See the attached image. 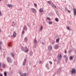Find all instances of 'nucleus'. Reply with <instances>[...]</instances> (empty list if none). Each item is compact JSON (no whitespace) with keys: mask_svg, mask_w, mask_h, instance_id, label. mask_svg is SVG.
<instances>
[{"mask_svg":"<svg viewBox=\"0 0 76 76\" xmlns=\"http://www.w3.org/2000/svg\"><path fill=\"white\" fill-rule=\"evenodd\" d=\"M55 20L56 21V22H58V18H56L55 19Z\"/></svg>","mask_w":76,"mask_h":76,"instance_id":"18","label":"nucleus"},{"mask_svg":"<svg viewBox=\"0 0 76 76\" xmlns=\"http://www.w3.org/2000/svg\"><path fill=\"white\" fill-rule=\"evenodd\" d=\"M26 60V59H25V61Z\"/></svg>","mask_w":76,"mask_h":76,"instance_id":"41","label":"nucleus"},{"mask_svg":"<svg viewBox=\"0 0 76 76\" xmlns=\"http://www.w3.org/2000/svg\"><path fill=\"white\" fill-rule=\"evenodd\" d=\"M7 60L8 61V62H11V60L9 58H7Z\"/></svg>","mask_w":76,"mask_h":76,"instance_id":"5","label":"nucleus"},{"mask_svg":"<svg viewBox=\"0 0 76 76\" xmlns=\"http://www.w3.org/2000/svg\"><path fill=\"white\" fill-rule=\"evenodd\" d=\"M58 58L59 59H61V54H59L58 56Z\"/></svg>","mask_w":76,"mask_h":76,"instance_id":"2","label":"nucleus"},{"mask_svg":"<svg viewBox=\"0 0 76 76\" xmlns=\"http://www.w3.org/2000/svg\"><path fill=\"white\" fill-rule=\"evenodd\" d=\"M39 63H41V61H40Z\"/></svg>","mask_w":76,"mask_h":76,"instance_id":"37","label":"nucleus"},{"mask_svg":"<svg viewBox=\"0 0 76 76\" xmlns=\"http://www.w3.org/2000/svg\"><path fill=\"white\" fill-rule=\"evenodd\" d=\"M73 10L74 11V15H76V9L74 8L73 9Z\"/></svg>","mask_w":76,"mask_h":76,"instance_id":"4","label":"nucleus"},{"mask_svg":"<svg viewBox=\"0 0 76 76\" xmlns=\"http://www.w3.org/2000/svg\"><path fill=\"white\" fill-rule=\"evenodd\" d=\"M16 36V33L15 32H14L13 34V36L14 37H15Z\"/></svg>","mask_w":76,"mask_h":76,"instance_id":"6","label":"nucleus"},{"mask_svg":"<svg viewBox=\"0 0 76 76\" xmlns=\"http://www.w3.org/2000/svg\"><path fill=\"white\" fill-rule=\"evenodd\" d=\"M67 53V52H66V50H65V53Z\"/></svg>","mask_w":76,"mask_h":76,"instance_id":"30","label":"nucleus"},{"mask_svg":"<svg viewBox=\"0 0 76 76\" xmlns=\"http://www.w3.org/2000/svg\"><path fill=\"white\" fill-rule=\"evenodd\" d=\"M39 11L40 12H43V10L42 9H40L39 10Z\"/></svg>","mask_w":76,"mask_h":76,"instance_id":"7","label":"nucleus"},{"mask_svg":"<svg viewBox=\"0 0 76 76\" xmlns=\"http://www.w3.org/2000/svg\"><path fill=\"white\" fill-rule=\"evenodd\" d=\"M8 6L9 7H12V5H8Z\"/></svg>","mask_w":76,"mask_h":76,"instance_id":"20","label":"nucleus"},{"mask_svg":"<svg viewBox=\"0 0 76 76\" xmlns=\"http://www.w3.org/2000/svg\"><path fill=\"white\" fill-rule=\"evenodd\" d=\"M76 70L75 69H72V70L71 71V72L72 74H73L74 73H76Z\"/></svg>","mask_w":76,"mask_h":76,"instance_id":"1","label":"nucleus"},{"mask_svg":"<svg viewBox=\"0 0 76 76\" xmlns=\"http://www.w3.org/2000/svg\"><path fill=\"white\" fill-rule=\"evenodd\" d=\"M23 64L24 65H25V62H24V63H23Z\"/></svg>","mask_w":76,"mask_h":76,"instance_id":"31","label":"nucleus"},{"mask_svg":"<svg viewBox=\"0 0 76 76\" xmlns=\"http://www.w3.org/2000/svg\"><path fill=\"white\" fill-rule=\"evenodd\" d=\"M1 64L0 63V67H1Z\"/></svg>","mask_w":76,"mask_h":76,"instance_id":"33","label":"nucleus"},{"mask_svg":"<svg viewBox=\"0 0 76 76\" xmlns=\"http://www.w3.org/2000/svg\"><path fill=\"white\" fill-rule=\"evenodd\" d=\"M68 12H69V13L70 12V11H69V10H68Z\"/></svg>","mask_w":76,"mask_h":76,"instance_id":"36","label":"nucleus"},{"mask_svg":"<svg viewBox=\"0 0 76 76\" xmlns=\"http://www.w3.org/2000/svg\"><path fill=\"white\" fill-rule=\"evenodd\" d=\"M52 22L51 21H50V22H49V24H52Z\"/></svg>","mask_w":76,"mask_h":76,"instance_id":"22","label":"nucleus"},{"mask_svg":"<svg viewBox=\"0 0 76 76\" xmlns=\"http://www.w3.org/2000/svg\"><path fill=\"white\" fill-rule=\"evenodd\" d=\"M4 74L5 76H6V75H7V72H5L4 73Z\"/></svg>","mask_w":76,"mask_h":76,"instance_id":"11","label":"nucleus"},{"mask_svg":"<svg viewBox=\"0 0 76 76\" xmlns=\"http://www.w3.org/2000/svg\"><path fill=\"white\" fill-rule=\"evenodd\" d=\"M50 64H52V62H50Z\"/></svg>","mask_w":76,"mask_h":76,"instance_id":"32","label":"nucleus"},{"mask_svg":"<svg viewBox=\"0 0 76 76\" xmlns=\"http://www.w3.org/2000/svg\"><path fill=\"white\" fill-rule=\"evenodd\" d=\"M22 33L23 34H24V31H23Z\"/></svg>","mask_w":76,"mask_h":76,"instance_id":"28","label":"nucleus"},{"mask_svg":"<svg viewBox=\"0 0 76 76\" xmlns=\"http://www.w3.org/2000/svg\"><path fill=\"white\" fill-rule=\"evenodd\" d=\"M12 56H13V54H12Z\"/></svg>","mask_w":76,"mask_h":76,"instance_id":"39","label":"nucleus"},{"mask_svg":"<svg viewBox=\"0 0 76 76\" xmlns=\"http://www.w3.org/2000/svg\"><path fill=\"white\" fill-rule=\"evenodd\" d=\"M25 41H27L28 40V39L26 37V38H25Z\"/></svg>","mask_w":76,"mask_h":76,"instance_id":"23","label":"nucleus"},{"mask_svg":"<svg viewBox=\"0 0 76 76\" xmlns=\"http://www.w3.org/2000/svg\"><path fill=\"white\" fill-rule=\"evenodd\" d=\"M1 12H0V15H1Z\"/></svg>","mask_w":76,"mask_h":76,"instance_id":"35","label":"nucleus"},{"mask_svg":"<svg viewBox=\"0 0 76 76\" xmlns=\"http://www.w3.org/2000/svg\"><path fill=\"white\" fill-rule=\"evenodd\" d=\"M52 6H53V7H54H54H55V8H56V6H54V4H53V3L52 4Z\"/></svg>","mask_w":76,"mask_h":76,"instance_id":"12","label":"nucleus"},{"mask_svg":"<svg viewBox=\"0 0 76 76\" xmlns=\"http://www.w3.org/2000/svg\"><path fill=\"white\" fill-rule=\"evenodd\" d=\"M42 26H41V28H40V30L41 31H42Z\"/></svg>","mask_w":76,"mask_h":76,"instance_id":"24","label":"nucleus"},{"mask_svg":"<svg viewBox=\"0 0 76 76\" xmlns=\"http://www.w3.org/2000/svg\"><path fill=\"white\" fill-rule=\"evenodd\" d=\"M24 30H26H26H27V27H24Z\"/></svg>","mask_w":76,"mask_h":76,"instance_id":"9","label":"nucleus"},{"mask_svg":"<svg viewBox=\"0 0 76 76\" xmlns=\"http://www.w3.org/2000/svg\"><path fill=\"white\" fill-rule=\"evenodd\" d=\"M59 41V39H56V42H58Z\"/></svg>","mask_w":76,"mask_h":76,"instance_id":"14","label":"nucleus"},{"mask_svg":"<svg viewBox=\"0 0 76 76\" xmlns=\"http://www.w3.org/2000/svg\"><path fill=\"white\" fill-rule=\"evenodd\" d=\"M34 6H37V4H34Z\"/></svg>","mask_w":76,"mask_h":76,"instance_id":"34","label":"nucleus"},{"mask_svg":"<svg viewBox=\"0 0 76 76\" xmlns=\"http://www.w3.org/2000/svg\"><path fill=\"white\" fill-rule=\"evenodd\" d=\"M64 57L65 58L66 57V56H64Z\"/></svg>","mask_w":76,"mask_h":76,"instance_id":"38","label":"nucleus"},{"mask_svg":"<svg viewBox=\"0 0 76 76\" xmlns=\"http://www.w3.org/2000/svg\"><path fill=\"white\" fill-rule=\"evenodd\" d=\"M1 0H0V1H1Z\"/></svg>","mask_w":76,"mask_h":76,"instance_id":"42","label":"nucleus"},{"mask_svg":"<svg viewBox=\"0 0 76 76\" xmlns=\"http://www.w3.org/2000/svg\"><path fill=\"white\" fill-rule=\"evenodd\" d=\"M55 49H57V48H58V45H56L55 47Z\"/></svg>","mask_w":76,"mask_h":76,"instance_id":"13","label":"nucleus"},{"mask_svg":"<svg viewBox=\"0 0 76 76\" xmlns=\"http://www.w3.org/2000/svg\"><path fill=\"white\" fill-rule=\"evenodd\" d=\"M66 28L67 29H68V30H70V28H69V27H67Z\"/></svg>","mask_w":76,"mask_h":76,"instance_id":"25","label":"nucleus"},{"mask_svg":"<svg viewBox=\"0 0 76 76\" xmlns=\"http://www.w3.org/2000/svg\"><path fill=\"white\" fill-rule=\"evenodd\" d=\"M28 49H26V50H25V52H28Z\"/></svg>","mask_w":76,"mask_h":76,"instance_id":"19","label":"nucleus"},{"mask_svg":"<svg viewBox=\"0 0 76 76\" xmlns=\"http://www.w3.org/2000/svg\"><path fill=\"white\" fill-rule=\"evenodd\" d=\"M26 73H24L21 75V76H26Z\"/></svg>","mask_w":76,"mask_h":76,"instance_id":"8","label":"nucleus"},{"mask_svg":"<svg viewBox=\"0 0 76 76\" xmlns=\"http://www.w3.org/2000/svg\"><path fill=\"white\" fill-rule=\"evenodd\" d=\"M33 10L34 12H36V10L35 9H33Z\"/></svg>","mask_w":76,"mask_h":76,"instance_id":"21","label":"nucleus"},{"mask_svg":"<svg viewBox=\"0 0 76 76\" xmlns=\"http://www.w3.org/2000/svg\"><path fill=\"white\" fill-rule=\"evenodd\" d=\"M48 3L50 4V3H51V2L49 1H48Z\"/></svg>","mask_w":76,"mask_h":76,"instance_id":"29","label":"nucleus"},{"mask_svg":"<svg viewBox=\"0 0 76 76\" xmlns=\"http://www.w3.org/2000/svg\"><path fill=\"white\" fill-rule=\"evenodd\" d=\"M0 49H1V48L0 47Z\"/></svg>","mask_w":76,"mask_h":76,"instance_id":"40","label":"nucleus"},{"mask_svg":"<svg viewBox=\"0 0 76 76\" xmlns=\"http://www.w3.org/2000/svg\"><path fill=\"white\" fill-rule=\"evenodd\" d=\"M69 59L70 60H72L73 59V57L72 56H70Z\"/></svg>","mask_w":76,"mask_h":76,"instance_id":"10","label":"nucleus"},{"mask_svg":"<svg viewBox=\"0 0 76 76\" xmlns=\"http://www.w3.org/2000/svg\"><path fill=\"white\" fill-rule=\"evenodd\" d=\"M37 42V40H36V39H35L34 40V42L35 43H36Z\"/></svg>","mask_w":76,"mask_h":76,"instance_id":"17","label":"nucleus"},{"mask_svg":"<svg viewBox=\"0 0 76 76\" xmlns=\"http://www.w3.org/2000/svg\"><path fill=\"white\" fill-rule=\"evenodd\" d=\"M2 67L3 68H4V67H5V64H3V65H2Z\"/></svg>","mask_w":76,"mask_h":76,"instance_id":"15","label":"nucleus"},{"mask_svg":"<svg viewBox=\"0 0 76 76\" xmlns=\"http://www.w3.org/2000/svg\"><path fill=\"white\" fill-rule=\"evenodd\" d=\"M47 19L48 20H51V19H50V18L49 17L47 18Z\"/></svg>","mask_w":76,"mask_h":76,"instance_id":"16","label":"nucleus"},{"mask_svg":"<svg viewBox=\"0 0 76 76\" xmlns=\"http://www.w3.org/2000/svg\"><path fill=\"white\" fill-rule=\"evenodd\" d=\"M0 76H3V75H2V74H1L0 73Z\"/></svg>","mask_w":76,"mask_h":76,"instance_id":"27","label":"nucleus"},{"mask_svg":"<svg viewBox=\"0 0 76 76\" xmlns=\"http://www.w3.org/2000/svg\"><path fill=\"white\" fill-rule=\"evenodd\" d=\"M48 50L49 51H51L52 50V47L51 46H49Z\"/></svg>","mask_w":76,"mask_h":76,"instance_id":"3","label":"nucleus"},{"mask_svg":"<svg viewBox=\"0 0 76 76\" xmlns=\"http://www.w3.org/2000/svg\"><path fill=\"white\" fill-rule=\"evenodd\" d=\"M1 44H2V42H0V46H1Z\"/></svg>","mask_w":76,"mask_h":76,"instance_id":"26","label":"nucleus"}]
</instances>
